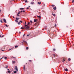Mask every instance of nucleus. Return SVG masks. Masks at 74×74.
Masks as SVG:
<instances>
[{
  "label": "nucleus",
  "instance_id": "f704fd0d",
  "mask_svg": "<svg viewBox=\"0 0 74 74\" xmlns=\"http://www.w3.org/2000/svg\"><path fill=\"white\" fill-rule=\"evenodd\" d=\"M30 22H31V23H32V21H30Z\"/></svg>",
  "mask_w": 74,
  "mask_h": 74
},
{
  "label": "nucleus",
  "instance_id": "c9c22d12",
  "mask_svg": "<svg viewBox=\"0 0 74 74\" xmlns=\"http://www.w3.org/2000/svg\"><path fill=\"white\" fill-rule=\"evenodd\" d=\"M26 21H25V25H26Z\"/></svg>",
  "mask_w": 74,
  "mask_h": 74
},
{
  "label": "nucleus",
  "instance_id": "c85d7f7f",
  "mask_svg": "<svg viewBox=\"0 0 74 74\" xmlns=\"http://www.w3.org/2000/svg\"><path fill=\"white\" fill-rule=\"evenodd\" d=\"M1 23H3V21H2L1 19Z\"/></svg>",
  "mask_w": 74,
  "mask_h": 74
},
{
  "label": "nucleus",
  "instance_id": "603ef678",
  "mask_svg": "<svg viewBox=\"0 0 74 74\" xmlns=\"http://www.w3.org/2000/svg\"><path fill=\"white\" fill-rule=\"evenodd\" d=\"M22 45H23V43H22Z\"/></svg>",
  "mask_w": 74,
  "mask_h": 74
},
{
  "label": "nucleus",
  "instance_id": "6e6d98bb",
  "mask_svg": "<svg viewBox=\"0 0 74 74\" xmlns=\"http://www.w3.org/2000/svg\"><path fill=\"white\" fill-rule=\"evenodd\" d=\"M19 34L21 33V32H19Z\"/></svg>",
  "mask_w": 74,
  "mask_h": 74
},
{
  "label": "nucleus",
  "instance_id": "f8f14e48",
  "mask_svg": "<svg viewBox=\"0 0 74 74\" xmlns=\"http://www.w3.org/2000/svg\"><path fill=\"white\" fill-rule=\"evenodd\" d=\"M34 22H37V19H35L34 20Z\"/></svg>",
  "mask_w": 74,
  "mask_h": 74
},
{
  "label": "nucleus",
  "instance_id": "20e7f679",
  "mask_svg": "<svg viewBox=\"0 0 74 74\" xmlns=\"http://www.w3.org/2000/svg\"><path fill=\"white\" fill-rule=\"evenodd\" d=\"M24 44H25L26 45H27V43L26 41H25L24 42Z\"/></svg>",
  "mask_w": 74,
  "mask_h": 74
},
{
  "label": "nucleus",
  "instance_id": "a211bd4d",
  "mask_svg": "<svg viewBox=\"0 0 74 74\" xmlns=\"http://www.w3.org/2000/svg\"><path fill=\"white\" fill-rule=\"evenodd\" d=\"M15 21H16V22H18V20H17L16 19L15 20Z\"/></svg>",
  "mask_w": 74,
  "mask_h": 74
},
{
  "label": "nucleus",
  "instance_id": "b1692460",
  "mask_svg": "<svg viewBox=\"0 0 74 74\" xmlns=\"http://www.w3.org/2000/svg\"><path fill=\"white\" fill-rule=\"evenodd\" d=\"M16 20H18V19H19V18H16Z\"/></svg>",
  "mask_w": 74,
  "mask_h": 74
},
{
  "label": "nucleus",
  "instance_id": "37998d69",
  "mask_svg": "<svg viewBox=\"0 0 74 74\" xmlns=\"http://www.w3.org/2000/svg\"><path fill=\"white\" fill-rule=\"evenodd\" d=\"M23 12H25V10H23Z\"/></svg>",
  "mask_w": 74,
  "mask_h": 74
},
{
  "label": "nucleus",
  "instance_id": "a19ab883",
  "mask_svg": "<svg viewBox=\"0 0 74 74\" xmlns=\"http://www.w3.org/2000/svg\"><path fill=\"white\" fill-rule=\"evenodd\" d=\"M55 27H56V24H55Z\"/></svg>",
  "mask_w": 74,
  "mask_h": 74
},
{
  "label": "nucleus",
  "instance_id": "3c124183",
  "mask_svg": "<svg viewBox=\"0 0 74 74\" xmlns=\"http://www.w3.org/2000/svg\"><path fill=\"white\" fill-rule=\"evenodd\" d=\"M1 51H4V50H2Z\"/></svg>",
  "mask_w": 74,
  "mask_h": 74
},
{
  "label": "nucleus",
  "instance_id": "c03bdc74",
  "mask_svg": "<svg viewBox=\"0 0 74 74\" xmlns=\"http://www.w3.org/2000/svg\"><path fill=\"white\" fill-rule=\"evenodd\" d=\"M25 34H24L23 35V37H24V36H25Z\"/></svg>",
  "mask_w": 74,
  "mask_h": 74
},
{
  "label": "nucleus",
  "instance_id": "473e14b6",
  "mask_svg": "<svg viewBox=\"0 0 74 74\" xmlns=\"http://www.w3.org/2000/svg\"><path fill=\"white\" fill-rule=\"evenodd\" d=\"M13 63H15V62L14 61V62H13Z\"/></svg>",
  "mask_w": 74,
  "mask_h": 74
},
{
  "label": "nucleus",
  "instance_id": "864d4df0",
  "mask_svg": "<svg viewBox=\"0 0 74 74\" xmlns=\"http://www.w3.org/2000/svg\"><path fill=\"white\" fill-rule=\"evenodd\" d=\"M10 70L9 69H8V70Z\"/></svg>",
  "mask_w": 74,
  "mask_h": 74
},
{
  "label": "nucleus",
  "instance_id": "5701e85b",
  "mask_svg": "<svg viewBox=\"0 0 74 74\" xmlns=\"http://www.w3.org/2000/svg\"><path fill=\"white\" fill-rule=\"evenodd\" d=\"M18 25H21V23L20 22H18Z\"/></svg>",
  "mask_w": 74,
  "mask_h": 74
},
{
  "label": "nucleus",
  "instance_id": "39448f33",
  "mask_svg": "<svg viewBox=\"0 0 74 74\" xmlns=\"http://www.w3.org/2000/svg\"><path fill=\"white\" fill-rule=\"evenodd\" d=\"M3 20L4 22H5V23H7V21H6V20H5V18H3Z\"/></svg>",
  "mask_w": 74,
  "mask_h": 74
},
{
  "label": "nucleus",
  "instance_id": "052dcab7",
  "mask_svg": "<svg viewBox=\"0 0 74 74\" xmlns=\"http://www.w3.org/2000/svg\"><path fill=\"white\" fill-rule=\"evenodd\" d=\"M14 59L15 58V57H14Z\"/></svg>",
  "mask_w": 74,
  "mask_h": 74
},
{
  "label": "nucleus",
  "instance_id": "1a4fd4ad",
  "mask_svg": "<svg viewBox=\"0 0 74 74\" xmlns=\"http://www.w3.org/2000/svg\"><path fill=\"white\" fill-rule=\"evenodd\" d=\"M52 15H53V16H56V15H55V14H52Z\"/></svg>",
  "mask_w": 74,
  "mask_h": 74
},
{
  "label": "nucleus",
  "instance_id": "2eb2a0df",
  "mask_svg": "<svg viewBox=\"0 0 74 74\" xmlns=\"http://www.w3.org/2000/svg\"><path fill=\"white\" fill-rule=\"evenodd\" d=\"M8 73H11V71H8Z\"/></svg>",
  "mask_w": 74,
  "mask_h": 74
},
{
  "label": "nucleus",
  "instance_id": "680f3d73",
  "mask_svg": "<svg viewBox=\"0 0 74 74\" xmlns=\"http://www.w3.org/2000/svg\"><path fill=\"white\" fill-rule=\"evenodd\" d=\"M6 73H7V72Z\"/></svg>",
  "mask_w": 74,
  "mask_h": 74
},
{
  "label": "nucleus",
  "instance_id": "bf43d9fd",
  "mask_svg": "<svg viewBox=\"0 0 74 74\" xmlns=\"http://www.w3.org/2000/svg\"><path fill=\"white\" fill-rule=\"evenodd\" d=\"M13 0V1H14V0Z\"/></svg>",
  "mask_w": 74,
  "mask_h": 74
},
{
  "label": "nucleus",
  "instance_id": "72a5a7b5",
  "mask_svg": "<svg viewBox=\"0 0 74 74\" xmlns=\"http://www.w3.org/2000/svg\"><path fill=\"white\" fill-rule=\"evenodd\" d=\"M8 68V66H7L5 67V68Z\"/></svg>",
  "mask_w": 74,
  "mask_h": 74
},
{
  "label": "nucleus",
  "instance_id": "dca6fc26",
  "mask_svg": "<svg viewBox=\"0 0 74 74\" xmlns=\"http://www.w3.org/2000/svg\"><path fill=\"white\" fill-rule=\"evenodd\" d=\"M65 61V60H64V59H63V60H62V62H64V61Z\"/></svg>",
  "mask_w": 74,
  "mask_h": 74
},
{
  "label": "nucleus",
  "instance_id": "aec40b11",
  "mask_svg": "<svg viewBox=\"0 0 74 74\" xmlns=\"http://www.w3.org/2000/svg\"><path fill=\"white\" fill-rule=\"evenodd\" d=\"M26 49L27 50V49H29V47H27L26 48Z\"/></svg>",
  "mask_w": 74,
  "mask_h": 74
},
{
  "label": "nucleus",
  "instance_id": "f3484780",
  "mask_svg": "<svg viewBox=\"0 0 74 74\" xmlns=\"http://www.w3.org/2000/svg\"><path fill=\"white\" fill-rule=\"evenodd\" d=\"M37 16V17H38V18H41V16Z\"/></svg>",
  "mask_w": 74,
  "mask_h": 74
},
{
  "label": "nucleus",
  "instance_id": "412c9836",
  "mask_svg": "<svg viewBox=\"0 0 74 74\" xmlns=\"http://www.w3.org/2000/svg\"><path fill=\"white\" fill-rule=\"evenodd\" d=\"M68 60H69V61H70V60H71V59L69 58L68 59Z\"/></svg>",
  "mask_w": 74,
  "mask_h": 74
},
{
  "label": "nucleus",
  "instance_id": "e2e57ef3",
  "mask_svg": "<svg viewBox=\"0 0 74 74\" xmlns=\"http://www.w3.org/2000/svg\"><path fill=\"white\" fill-rule=\"evenodd\" d=\"M13 18H14V17H13Z\"/></svg>",
  "mask_w": 74,
  "mask_h": 74
},
{
  "label": "nucleus",
  "instance_id": "7c9ffc66",
  "mask_svg": "<svg viewBox=\"0 0 74 74\" xmlns=\"http://www.w3.org/2000/svg\"><path fill=\"white\" fill-rule=\"evenodd\" d=\"M25 41L23 40V42H22V43H23V42H25Z\"/></svg>",
  "mask_w": 74,
  "mask_h": 74
},
{
  "label": "nucleus",
  "instance_id": "a18cd8bd",
  "mask_svg": "<svg viewBox=\"0 0 74 74\" xmlns=\"http://www.w3.org/2000/svg\"><path fill=\"white\" fill-rule=\"evenodd\" d=\"M4 37V36L3 35L2 36V37Z\"/></svg>",
  "mask_w": 74,
  "mask_h": 74
},
{
  "label": "nucleus",
  "instance_id": "9b49d317",
  "mask_svg": "<svg viewBox=\"0 0 74 74\" xmlns=\"http://www.w3.org/2000/svg\"><path fill=\"white\" fill-rule=\"evenodd\" d=\"M23 69L24 70H25V65H24Z\"/></svg>",
  "mask_w": 74,
  "mask_h": 74
},
{
  "label": "nucleus",
  "instance_id": "0e129e2a",
  "mask_svg": "<svg viewBox=\"0 0 74 74\" xmlns=\"http://www.w3.org/2000/svg\"><path fill=\"white\" fill-rule=\"evenodd\" d=\"M24 1H25V0H24Z\"/></svg>",
  "mask_w": 74,
  "mask_h": 74
},
{
  "label": "nucleus",
  "instance_id": "4d7b16f0",
  "mask_svg": "<svg viewBox=\"0 0 74 74\" xmlns=\"http://www.w3.org/2000/svg\"><path fill=\"white\" fill-rule=\"evenodd\" d=\"M11 49H9V51H10V50H11Z\"/></svg>",
  "mask_w": 74,
  "mask_h": 74
},
{
  "label": "nucleus",
  "instance_id": "ddd939ff",
  "mask_svg": "<svg viewBox=\"0 0 74 74\" xmlns=\"http://www.w3.org/2000/svg\"><path fill=\"white\" fill-rule=\"evenodd\" d=\"M31 4H34V2H32L31 3Z\"/></svg>",
  "mask_w": 74,
  "mask_h": 74
},
{
  "label": "nucleus",
  "instance_id": "423d86ee",
  "mask_svg": "<svg viewBox=\"0 0 74 74\" xmlns=\"http://www.w3.org/2000/svg\"><path fill=\"white\" fill-rule=\"evenodd\" d=\"M64 71H68V69H64Z\"/></svg>",
  "mask_w": 74,
  "mask_h": 74
},
{
  "label": "nucleus",
  "instance_id": "49530a36",
  "mask_svg": "<svg viewBox=\"0 0 74 74\" xmlns=\"http://www.w3.org/2000/svg\"><path fill=\"white\" fill-rule=\"evenodd\" d=\"M3 59V58H1L0 59V60H1V59Z\"/></svg>",
  "mask_w": 74,
  "mask_h": 74
},
{
  "label": "nucleus",
  "instance_id": "2f4dec72",
  "mask_svg": "<svg viewBox=\"0 0 74 74\" xmlns=\"http://www.w3.org/2000/svg\"><path fill=\"white\" fill-rule=\"evenodd\" d=\"M29 61L30 62H32V61L31 60H29Z\"/></svg>",
  "mask_w": 74,
  "mask_h": 74
},
{
  "label": "nucleus",
  "instance_id": "ea45409f",
  "mask_svg": "<svg viewBox=\"0 0 74 74\" xmlns=\"http://www.w3.org/2000/svg\"><path fill=\"white\" fill-rule=\"evenodd\" d=\"M7 57H5L4 58V59H7Z\"/></svg>",
  "mask_w": 74,
  "mask_h": 74
},
{
  "label": "nucleus",
  "instance_id": "4be33fe9",
  "mask_svg": "<svg viewBox=\"0 0 74 74\" xmlns=\"http://www.w3.org/2000/svg\"><path fill=\"white\" fill-rule=\"evenodd\" d=\"M18 47V46H16L15 47V48H17Z\"/></svg>",
  "mask_w": 74,
  "mask_h": 74
},
{
  "label": "nucleus",
  "instance_id": "58836bf2",
  "mask_svg": "<svg viewBox=\"0 0 74 74\" xmlns=\"http://www.w3.org/2000/svg\"><path fill=\"white\" fill-rule=\"evenodd\" d=\"M23 12V10H21V11L20 12Z\"/></svg>",
  "mask_w": 74,
  "mask_h": 74
},
{
  "label": "nucleus",
  "instance_id": "69168bd1",
  "mask_svg": "<svg viewBox=\"0 0 74 74\" xmlns=\"http://www.w3.org/2000/svg\"><path fill=\"white\" fill-rule=\"evenodd\" d=\"M29 7H30V6H29Z\"/></svg>",
  "mask_w": 74,
  "mask_h": 74
},
{
  "label": "nucleus",
  "instance_id": "cd10ccee",
  "mask_svg": "<svg viewBox=\"0 0 74 74\" xmlns=\"http://www.w3.org/2000/svg\"><path fill=\"white\" fill-rule=\"evenodd\" d=\"M25 3H27V0L25 1Z\"/></svg>",
  "mask_w": 74,
  "mask_h": 74
},
{
  "label": "nucleus",
  "instance_id": "5fc2aeb1",
  "mask_svg": "<svg viewBox=\"0 0 74 74\" xmlns=\"http://www.w3.org/2000/svg\"><path fill=\"white\" fill-rule=\"evenodd\" d=\"M1 37V35H0V37Z\"/></svg>",
  "mask_w": 74,
  "mask_h": 74
},
{
  "label": "nucleus",
  "instance_id": "4468645a",
  "mask_svg": "<svg viewBox=\"0 0 74 74\" xmlns=\"http://www.w3.org/2000/svg\"><path fill=\"white\" fill-rule=\"evenodd\" d=\"M38 4L40 5V4H41V2H38Z\"/></svg>",
  "mask_w": 74,
  "mask_h": 74
},
{
  "label": "nucleus",
  "instance_id": "de8ad7c7",
  "mask_svg": "<svg viewBox=\"0 0 74 74\" xmlns=\"http://www.w3.org/2000/svg\"><path fill=\"white\" fill-rule=\"evenodd\" d=\"M27 9H29V8H27Z\"/></svg>",
  "mask_w": 74,
  "mask_h": 74
},
{
  "label": "nucleus",
  "instance_id": "13d9d810",
  "mask_svg": "<svg viewBox=\"0 0 74 74\" xmlns=\"http://www.w3.org/2000/svg\"><path fill=\"white\" fill-rule=\"evenodd\" d=\"M46 30H48V29H46Z\"/></svg>",
  "mask_w": 74,
  "mask_h": 74
},
{
  "label": "nucleus",
  "instance_id": "79ce46f5",
  "mask_svg": "<svg viewBox=\"0 0 74 74\" xmlns=\"http://www.w3.org/2000/svg\"><path fill=\"white\" fill-rule=\"evenodd\" d=\"M74 0H73V1H72V3H74Z\"/></svg>",
  "mask_w": 74,
  "mask_h": 74
},
{
  "label": "nucleus",
  "instance_id": "6ab92c4d",
  "mask_svg": "<svg viewBox=\"0 0 74 74\" xmlns=\"http://www.w3.org/2000/svg\"><path fill=\"white\" fill-rule=\"evenodd\" d=\"M53 51H56V49H53Z\"/></svg>",
  "mask_w": 74,
  "mask_h": 74
},
{
  "label": "nucleus",
  "instance_id": "c756f323",
  "mask_svg": "<svg viewBox=\"0 0 74 74\" xmlns=\"http://www.w3.org/2000/svg\"><path fill=\"white\" fill-rule=\"evenodd\" d=\"M14 73H16V71H14Z\"/></svg>",
  "mask_w": 74,
  "mask_h": 74
},
{
  "label": "nucleus",
  "instance_id": "4c0bfd02",
  "mask_svg": "<svg viewBox=\"0 0 74 74\" xmlns=\"http://www.w3.org/2000/svg\"><path fill=\"white\" fill-rule=\"evenodd\" d=\"M5 26L6 27H8V25H5Z\"/></svg>",
  "mask_w": 74,
  "mask_h": 74
},
{
  "label": "nucleus",
  "instance_id": "0eeeda50",
  "mask_svg": "<svg viewBox=\"0 0 74 74\" xmlns=\"http://www.w3.org/2000/svg\"><path fill=\"white\" fill-rule=\"evenodd\" d=\"M21 13V11H19V12H18V13L17 14V16H19V15H18Z\"/></svg>",
  "mask_w": 74,
  "mask_h": 74
},
{
  "label": "nucleus",
  "instance_id": "f03ea898",
  "mask_svg": "<svg viewBox=\"0 0 74 74\" xmlns=\"http://www.w3.org/2000/svg\"><path fill=\"white\" fill-rule=\"evenodd\" d=\"M29 24H30V22H29L28 23V24L25 25V27H26V26H29Z\"/></svg>",
  "mask_w": 74,
  "mask_h": 74
},
{
  "label": "nucleus",
  "instance_id": "a878e982",
  "mask_svg": "<svg viewBox=\"0 0 74 74\" xmlns=\"http://www.w3.org/2000/svg\"><path fill=\"white\" fill-rule=\"evenodd\" d=\"M51 6L52 7H54V6H55V5H52Z\"/></svg>",
  "mask_w": 74,
  "mask_h": 74
},
{
  "label": "nucleus",
  "instance_id": "bb28decb",
  "mask_svg": "<svg viewBox=\"0 0 74 74\" xmlns=\"http://www.w3.org/2000/svg\"><path fill=\"white\" fill-rule=\"evenodd\" d=\"M53 56H54V57H55V56H56L55 55V54H53Z\"/></svg>",
  "mask_w": 74,
  "mask_h": 74
},
{
  "label": "nucleus",
  "instance_id": "9d476101",
  "mask_svg": "<svg viewBox=\"0 0 74 74\" xmlns=\"http://www.w3.org/2000/svg\"><path fill=\"white\" fill-rule=\"evenodd\" d=\"M53 10H56V7H54L53 8Z\"/></svg>",
  "mask_w": 74,
  "mask_h": 74
},
{
  "label": "nucleus",
  "instance_id": "6e6552de",
  "mask_svg": "<svg viewBox=\"0 0 74 74\" xmlns=\"http://www.w3.org/2000/svg\"><path fill=\"white\" fill-rule=\"evenodd\" d=\"M20 10H24V8H20Z\"/></svg>",
  "mask_w": 74,
  "mask_h": 74
},
{
  "label": "nucleus",
  "instance_id": "f257e3e1",
  "mask_svg": "<svg viewBox=\"0 0 74 74\" xmlns=\"http://www.w3.org/2000/svg\"><path fill=\"white\" fill-rule=\"evenodd\" d=\"M14 69L15 70H16V71H18V67H17V66H15Z\"/></svg>",
  "mask_w": 74,
  "mask_h": 74
},
{
  "label": "nucleus",
  "instance_id": "e433bc0d",
  "mask_svg": "<svg viewBox=\"0 0 74 74\" xmlns=\"http://www.w3.org/2000/svg\"><path fill=\"white\" fill-rule=\"evenodd\" d=\"M19 22H21V23H22V21H20Z\"/></svg>",
  "mask_w": 74,
  "mask_h": 74
},
{
  "label": "nucleus",
  "instance_id": "09e8293b",
  "mask_svg": "<svg viewBox=\"0 0 74 74\" xmlns=\"http://www.w3.org/2000/svg\"><path fill=\"white\" fill-rule=\"evenodd\" d=\"M1 12V10H0V12Z\"/></svg>",
  "mask_w": 74,
  "mask_h": 74
},
{
  "label": "nucleus",
  "instance_id": "8fccbe9b",
  "mask_svg": "<svg viewBox=\"0 0 74 74\" xmlns=\"http://www.w3.org/2000/svg\"><path fill=\"white\" fill-rule=\"evenodd\" d=\"M29 36V35H27V36Z\"/></svg>",
  "mask_w": 74,
  "mask_h": 74
},
{
  "label": "nucleus",
  "instance_id": "393cba45",
  "mask_svg": "<svg viewBox=\"0 0 74 74\" xmlns=\"http://www.w3.org/2000/svg\"><path fill=\"white\" fill-rule=\"evenodd\" d=\"M21 29H24V28L23 27H21Z\"/></svg>",
  "mask_w": 74,
  "mask_h": 74
},
{
  "label": "nucleus",
  "instance_id": "7ed1b4c3",
  "mask_svg": "<svg viewBox=\"0 0 74 74\" xmlns=\"http://www.w3.org/2000/svg\"><path fill=\"white\" fill-rule=\"evenodd\" d=\"M25 29H29V26H27L26 27H25Z\"/></svg>",
  "mask_w": 74,
  "mask_h": 74
}]
</instances>
